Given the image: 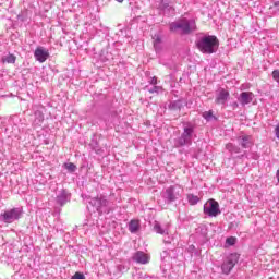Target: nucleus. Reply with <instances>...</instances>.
Masks as SVG:
<instances>
[{
	"label": "nucleus",
	"instance_id": "obj_1",
	"mask_svg": "<svg viewBox=\"0 0 279 279\" xmlns=\"http://www.w3.org/2000/svg\"><path fill=\"white\" fill-rule=\"evenodd\" d=\"M196 49L205 56H213L219 49V39L215 35H205L195 41Z\"/></svg>",
	"mask_w": 279,
	"mask_h": 279
},
{
	"label": "nucleus",
	"instance_id": "obj_2",
	"mask_svg": "<svg viewBox=\"0 0 279 279\" xmlns=\"http://www.w3.org/2000/svg\"><path fill=\"white\" fill-rule=\"evenodd\" d=\"M193 134H195V124L191 122L184 123L183 133L177 140H174V146L189 147L193 145Z\"/></svg>",
	"mask_w": 279,
	"mask_h": 279
},
{
	"label": "nucleus",
	"instance_id": "obj_3",
	"mask_svg": "<svg viewBox=\"0 0 279 279\" xmlns=\"http://www.w3.org/2000/svg\"><path fill=\"white\" fill-rule=\"evenodd\" d=\"M181 31V34L189 35L193 34V32L197 31V24L195 20L182 19L178 22H172L170 24V32H178Z\"/></svg>",
	"mask_w": 279,
	"mask_h": 279
},
{
	"label": "nucleus",
	"instance_id": "obj_4",
	"mask_svg": "<svg viewBox=\"0 0 279 279\" xmlns=\"http://www.w3.org/2000/svg\"><path fill=\"white\" fill-rule=\"evenodd\" d=\"M89 204L90 206H94L100 215H104V213L108 215V213H110V201H108V197L104 194L90 198Z\"/></svg>",
	"mask_w": 279,
	"mask_h": 279
},
{
	"label": "nucleus",
	"instance_id": "obj_5",
	"mask_svg": "<svg viewBox=\"0 0 279 279\" xmlns=\"http://www.w3.org/2000/svg\"><path fill=\"white\" fill-rule=\"evenodd\" d=\"M23 217V208L22 207H13L11 209L4 210L0 215V221L2 223H14V221H19Z\"/></svg>",
	"mask_w": 279,
	"mask_h": 279
},
{
	"label": "nucleus",
	"instance_id": "obj_6",
	"mask_svg": "<svg viewBox=\"0 0 279 279\" xmlns=\"http://www.w3.org/2000/svg\"><path fill=\"white\" fill-rule=\"evenodd\" d=\"M180 187L177 185H171L161 193V197L165 201V204H173V202L180 199Z\"/></svg>",
	"mask_w": 279,
	"mask_h": 279
},
{
	"label": "nucleus",
	"instance_id": "obj_7",
	"mask_svg": "<svg viewBox=\"0 0 279 279\" xmlns=\"http://www.w3.org/2000/svg\"><path fill=\"white\" fill-rule=\"evenodd\" d=\"M238 263H239V254L231 253L230 255H228L221 265L222 274L228 276L230 271L234 269Z\"/></svg>",
	"mask_w": 279,
	"mask_h": 279
},
{
	"label": "nucleus",
	"instance_id": "obj_8",
	"mask_svg": "<svg viewBox=\"0 0 279 279\" xmlns=\"http://www.w3.org/2000/svg\"><path fill=\"white\" fill-rule=\"evenodd\" d=\"M204 214L208 217H217L221 215V209H219V203L215 199H209L208 203L204 205Z\"/></svg>",
	"mask_w": 279,
	"mask_h": 279
},
{
	"label": "nucleus",
	"instance_id": "obj_9",
	"mask_svg": "<svg viewBox=\"0 0 279 279\" xmlns=\"http://www.w3.org/2000/svg\"><path fill=\"white\" fill-rule=\"evenodd\" d=\"M34 57L37 62H40V64H43L44 62H47V59L49 58V50L45 47L39 46L35 49Z\"/></svg>",
	"mask_w": 279,
	"mask_h": 279
},
{
	"label": "nucleus",
	"instance_id": "obj_10",
	"mask_svg": "<svg viewBox=\"0 0 279 279\" xmlns=\"http://www.w3.org/2000/svg\"><path fill=\"white\" fill-rule=\"evenodd\" d=\"M228 99H230V92L221 88L216 93L215 104H218V106H226Z\"/></svg>",
	"mask_w": 279,
	"mask_h": 279
},
{
	"label": "nucleus",
	"instance_id": "obj_11",
	"mask_svg": "<svg viewBox=\"0 0 279 279\" xmlns=\"http://www.w3.org/2000/svg\"><path fill=\"white\" fill-rule=\"evenodd\" d=\"M132 260L138 265H147V263H149V255L143 251H137L133 254Z\"/></svg>",
	"mask_w": 279,
	"mask_h": 279
},
{
	"label": "nucleus",
	"instance_id": "obj_12",
	"mask_svg": "<svg viewBox=\"0 0 279 279\" xmlns=\"http://www.w3.org/2000/svg\"><path fill=\"white\" fill-rule=\"evenodd\" d=\"M241 106H247L254 101V93L252 92H242L238 98Z\"/></svg>",
	"mask_w": 279,
	"mask_h": 279
},
{
	"label": "nucleus",
	"instance_id": "obj_13",
	"mask_svg": "<svg viewBox=\"0 0 279 279\" xmlns=\"http://www.w3.org/2000/svg\"><path fill=\"white\" fill-rule=\"evenodd\" d=\"M69 202H71V193L66 190H61L57 195V204L64 206V204H69Z\"/></svg>",
	"mask_w": 279,
	"mask_h": 279
},
{
	"label": "nucleus",
	"instance_id": "obj_14",
	"mask_svg": "<svg viewBox=\"0 0 279 279\" xmlns=\"http://www.w3.org/2000/svg\"><path fill=\"white\" fill-rule=\"evenodd\" d=\"M238 143L243 147V149H250L252 147L253 142H252V136L250 135H242L238 137Z\"/></svg>",
	"mask_w": 279,
	"mask_h": 279
},
{
	"label": "nucleus",
	"instance_id": "obj_15",
	"mask_svg": "<svg viewBox=\"0 0 279 279\" xmlns=\"http://www.w3.org/2000/svg\"><path fill=\"white\" fill-rule=\"evenodd\" d=\"M173 258H178V254L175 253V251H163L161 253V260L169 263L170 260H173Z\"/></svg>",
	"mask_w": 279,
	"mask_h": 279
},
{
	"label": "nucleus",
	"instance_id": "obj_16",
	"mask_svg": "<svg viewBox=\"0 0 279 279\" xmlns=\"http://www.w3.org/2000/svg\"><path fill=\"white\" fill-rule=\"evenodd\" d=\"M138 228H141V223H138L137 220H131L129 223V230L132 232V234H135V232H138Z\"/></svg>",
	"mask_w": 279,
	"mask_h": 279
},
{
	"label": "nucleus",
	"instance_id": "obj_17",
	"mask_svg": "<svg viewBox=\"0 0 279 279\" xmlns=\"http://www.w3.org/2000/svg\"><path fill=\"white\" fill-rule=\"evenodd\" d=\"M226 149L230 151V154H241V147L229 143L226 145Z\"/></svg>",
	"mask_w": 279,
	"mask_h": 279
},
{
	"label": "nucleus",
	"instance_id": "obj_18",
	"mask_svg": "<svg viewBox=\"0 0 279 279\" xmlns=\"http://www.w3.org/2000/svg\"><path fill=\"white\" fill-rule=\"evenodd\" d=\"M45 121V116L40 111H35V120L34 124L35 125H40Z\"/></svg>",
	"mask_w": 279,
	"mask_h": 279
},
{
	"label": "nucleus",
	"instance_id": "obj_19",
	"mask_svg": "<svg viewBox=\"0 0 279 279\" xmlns=\"http://www.w3.org/2000/svg\"><path fill=\"white\" fill-rule=\"evenodd\" d=\"M161 45H162V39L158 35H155L154 36V47H155V50L156 51H160V49H162Z\"/></svg>",
	"mask_w": 279,
	"mask_h": 279
},
{
	"label": "nucleus",
	"instance_id": "obj_20",
	"mask_svg": "<svg viewBox=\"0 0 279 279\" xmlns=\"http://www.w3.org/2000/svg\"><path fill=\"white\" fill-rule=\"evenodd\" d=\"M170 110H182V102L180 100H174L169 105Z\"/></svg>",
	"mask_w": 279,
	"mask_h": 279
},
{
	"label": "nucleus",
	"instance_id": "obj_21",
	"mask_svg": "<svg viewBox=\"0 0 279 279\" xmlns=\"http://www.w3.org/2000/svg\"><path fill=\"white\" fill-rule=\"evenodd\" d=\"M187 201L191 206H195L199 202V197L195 196L194 194H187Z\"/></svg>",
	"mask_w": 279,
	"mask_h": 279
},
{
	"label": "nucleus",
	"instance_id": "obj_22",
	"mask_svg": "<svg viewBox=\"0 0 279 279\" xmlns=\"http://www.w3.org/2000/svg\"><path fill=\"white\" fill-rule=\"evenodd\" d=\"M154 230L157 232V234H169V231H167V229H162L160 223H155Z\"/></svg>",
	"mask_w": 279,
	"mask_h": 279
},
{
	"label": "nucleus",
	"instance_id": "obj_23",
	"mask_svg": "<svg viewBox=\"0 0 279 279\" xmlns=\"http://www.w3.org/2000/svg\"><path fill=\"white\" fill-rule=\"evenodd\" d=\"M64 167L70 173H75V171H77V166L73 162L64 163Z\"/></svg>",
	"mask_w": 279,
	"mask_h": 279
},
{
	"label": "nucleus",
	"instance_id": "obj_24",
	"mask_svg": "<svg viewBox=\"0 0 279 279\" xmlns=\"http://www.w3.org/2000/svg\"><path fill=\"white\" fill-rule=\"evenodd\" d=\"M3 62H7L8 64H14V62H16V57L14 54H8L3 58Z\"/></svg>",
	"mask_w": 279,
	"mask_h": 279
},
{
	"label": "nucleus",
	"instance_id": "obj_25",
	"mask_svg": "<svg viewBox=\"0 0 279 279\" xmlns=\"http://www.w3.org/2000/svg\"><path fill=\"white\" fill-rule=\"evenodd\" d=\"M203 118H205L206 121H213V119H217L213 114V110L203 112Z\"/></svg>",
	"mask_w": 279,
	"mask_h": 279
},
{
	"label": "nucleus",
	"instance_id": "obj_26",
	"mask_svg": "<svg viewBox=\"0 0 279 279\" xmlns=\"http://www.w3.org/2000/svg\"><path fill=\"white\" fill-rule=\"evenodd\" d=\"M160 92H162V87L160 86L154 85L153 87L148 88V93H150V95H154V93L158 95Z\"/></svg>",
	"mask_w": 279,
	"mask_h": 279
},
{
	"label": "nucleus",
	"instance_id": "obj_27",
	"mask_svg": "<svg viewBox=\"0 0 279 279\" xmlns=\"http://www.w3.org/2000/svg\"><path fill=\"white\" fill-rule=\"evenodd\" d=\"M198 230L201 231V234L204 236V239L208 236V229L206 227H199Z\"/></svg>",
	"mask_w": 279,
	"mask_h": 279
},
{
	"label": "nucleus",
	"instance_id": "obj_28",
	"mask_svg": "<svg viewBox=\"0 0 279 279\" xmlns=\"http://www.w3.org/2000/svg\"><path fill=\"white\" fill-rule=\"evenodd\" d=\"M226 243H227V245H235L236 244V238H234V236L227 238Z\"/></svg>",
	"mask_w": 279,
	"mask_h": 279
},
{
	"label": "nucleus",
	"instance_id": "obj_29",
	"mask_svg": "<svg viewBox=\"0 0 279 279\" xmlns=\"http://www.w3.org/2000/svg\"><path fill=\"white\" fill-rule=\"evenodd\" d=\"M271 75H272V78L275 80V82H278V84H279V70H274Z\"/></svg>",
	"mask_w": 279,
	"mask_h": 279
},
{
	"label": "nucleus",
	"instance_id": "obj_30",
	"mask_svg": "<svg viewBox=\"0 0 279 279\" xmlns=\"http://www.w3.org/2000/svg\"><path fill=\"white\" fill-rule=\"evenodd\" d=\"M71 279H86V277L82 272H75Z\"/></svg>",
	"mask_w": 279,
	"mask_h": 279
},
{
	"label": "nucleus",
	"instance_id": "obj_31",
	"mask_svg": "<svg viewBox=\"0 0 279 279\" xmlns=\"http://www.w3.org/2000/svg\"><path fill=\"white\" fill-rule=\"evenodd\" d=\"M149 84H151V86H156V84H158V78L154 76L153 78H150Z\"/></svg>",
	"mask_w": 279,
	"mask_h": 279
},
{
	"label": "nucleus",
	"instance_id": "obj_32",
	"mask_svg": "<svg viewBox=\"0 0 279 279\" xmlns=\"http://www.w3.org/2000/svg\"><path fill=\"white\" fill-rule=\"evenodd\" d=\"M231 106H232L233 110H236V108H239V102H236V101L232 102Z\"/></svg>",
	"mask_w": 279,
	"mask_h": 279
},
{
	"label": "nucleus",
	"instance_id": "obj_33",
	"mask_svg": "<svg viewBox=\"0 0 279 279\" xmlns=\"http://www.w3.org/2000/svg\"><path fill=\"white\" fill-rule=\"evenodd\" d=\"M275 132H276V137L279 138V123L276 126Z\"/></svg>",
	"mask_w": 279,
	"mask_h": 279
},
{
	"label": "nucleus",
	"instance_id": "obj_34",
	"mask_svg": "<svg viewBox=\"0 0 279 279\" xmlns=\"http://www.w3.org/2000/svg\"><path fill=\"white\" fill-rule=\"evenodd\" d=\"M163 243L171 244V239H169V238L163 239Z\"/></svg>",
	"mask_w": 279,
	"mask_h": 279
},
{
	"label": "nucleus",
	"instance_id": "obj_35",
	"mask_svg": "<svg viewBox=\"0 0 279 279\" xmlns=\"http://www.w3.org/2000/svg\"><path fill=\"white\" fill-rule=\"evenodd\" d=\"M276 178H277V180H278V182H279V169L277 170Z\"/></svg>",
	"mask_w": 279,
	"mask_h": 279
},
{
	"label": "nucleus",
	"instance_id": "obj_36",
	"mask_svg": "<svg viewBox=\"0 0 279 279\" xmlns=\"http://www.w3.org/2000/svg\"><path fill=\"white\" fill-rule=\"evenodd\" d=\"M118 3H123L124 0H116Z\"/></svg>",
	"mask_w": 279,
	"mask_h": 279
},
{
	"label": "nucleus",
	"instance_id": "obj_37",
	"mask_svg": "<svg viewBox=\"0 0 279 279\" xmlns=\"http://www.w3.org/2000/svg\"><path fill=\"white\" fill-rule=\"evenodd\" d=\"M163 8H165V9H167V8H169V5H167V4H163Z\"/></svg>",
	"mask_w": 279,
	"mask_h": 279
}]
</instances>
